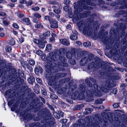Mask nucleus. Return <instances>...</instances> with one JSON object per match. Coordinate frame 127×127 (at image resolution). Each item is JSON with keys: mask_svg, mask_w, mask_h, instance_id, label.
Listing matches in <instances>:
<instances>
[{"mask_svg": "<svg viewBox=\"0 0 127 127\" xmlns=\"http://www.w3.org/2000/svg\"><path fill=\"white\" fill-rule=\"evenodd\" d=\"M28 82L32 84L34 81L35 79L34 77L32 76H30V78L28 79Z\"/></svg>", "mask_w": 127, "mask_h": 127, "instance_id": "9b49d317", "label": "nucleus"}, {"mask_svg": "<svg viewBox=\"0 0 127 127\" xmlns=\"http://www.w3.org/2000/svg\"><path fill=\"white\" fill-rule=\"evenodd\" d=\"M59 59L62 62L61 63V65L64 67L66 66L67 65V64L65 63L66 59L63 56H59Z\"/></svg>", "mask_w": 127, "mask_h": 127, "instance_id": "423d86ee", "label": "nucleus"}, {"mask_svg": "<svg viewBox=\"0 0 127 127\" xmlns=\"http://www.w3.org/2000/svg\"><path fill=\"white\" fill-rule=\"evenodd\" d=\"M36 70H38V68H37V67L35 68L34 70V71L35 74H37V75H38L39 73V72L38 71H36Z\"/></svg>", "mask_w": 127, "mask_h": 127, "instance_id": "ea45409f", "label": "nucleus"}, {"mask_svg": "<svg viewBox=\"0 0 127 127\" xmlns=\"http://www.w3.org/2000/svg\"><path fill=\"white\" fill-rule=\"evenodd\" d=\"M118 69L121 71H123V69L120 68H119Z\"/></svg>", "mask_w": 127, "mask_h": 127, "instance_id": "0e129e2a", "label": "nucleus"}, {"mask_svg": "<svg viewBox=\"0 0 127 127\" xmlns=\"http://www.w3.org/2000/svg\"><path fill=\"white\" fill-rule=\"evenodd\" d=\"M94 66V63H92L90 64V65L88 67L89 69H90L93 67Z\"/></svg>", "mask_w": 127, "mask_h": 127, "instance_id": "393cba45", "label": "nucleus"}, {"mask_svg": "<svg viewBox=\"0 0 127 127\" xmlns=\"http://www.w3.org/2000/svg\"><path fill=\"white\" fill-rule=\"evenodd\" d=\"M62 127H66L65 124L64 123H63L62 124Z\"/></svg>", "mask_w": 127, "mask_h": 127, "instance_id": "e2e57ef3", "label": "nucleus"}, {"mask_svg": "<svg viewBox=\"0 0 127 127\" xmlns=\"http://www.w3.org/2000/svg\"><path fill=\"white\" fill-rule=\"evenodd\" d=\"M103 100L102 99H97L95 100V103L97 104H100L102 103V101Z\"/></svg>", "mask_w": 127, "mask_h": 127, "instance_id": "a211bd4d", "label": "nucleus"}, {"mask_svg": "<svg viewBox=\"0 0 127 127\" xmlns=\"http://www.w3.org/2000/svg\"><path fill=\"white\" fill-rule=\"evenodd\" d=\"M12 26L14 27L15 28L18 29L19 28V26L16 23L13 24Z\"/></svg>", "mask_w": 127, "mask_h": 127, "instance_id": "7c9ffc66", "label": "nucleus"}, {"mask_svg": "<svg viewBox=\"0 0 127 127\" xmlns=\"http://www.w3.org/2000/svg\"><path fill=\"white\" fill-rule=\"evenodd\" d=\"M84 23L83 21H80L77 23V25L80 30H83L84 34L90 35L91 33L92 29L89 28L88 25L84 24Z\"/></svg>", "mask_w": 127, "mask_h": 127, "instance_id": "f257e3e1", "label": "nucleus"}, {"mask_svg": "<svg viewBox=\"0 0 127 127\" xmlns=\"http://www.w3.org/2000/svg\"><path fill=\"white\" fill-rule=\"evenodd\" d=\"M9 6L11 7H13L14 6V4L13 3H10L9 4Z\"/></svg>", "mask_w": 127, "mask_h": 127, "instance_id": "680f3d73", "label": "nucleus"}, {"mask_svg": "<svg viewBox=\"0 0 127 127\" xmlns=\"http://www.w3.org/2000/svg\"><path fill=\"white\" fill-rule=\"evenodd\" d=\"M40 98H41V100L44 103H45V101L44 98H42V97H41Z\"/></svg>", "mask_w": 127, "mask_h": 127, "instance_id": "052dcab7", "label": "nucleus"}, {"mask_svg": "<svg viewBox=\"0 0 127 127\" xmlns=\"http://www.w3.org/2000/svg\"><path fill=\"white\" fill-rule=\"evenodd\" d=\"M54 115L56 118L58 119L60 118V116L59 114L57 113H54Z\"/></svg>", "mask_w": 127, "mask_h": 127, "instance_id": "c756f323", "label": "nucleus"}, {"mask_svg": "<svg viewBox=\"0 0 127 127\" xmlns=\"http://www.w3.org/2000/svg\"><path fill=\"white\" fill-rule=\"evenodd\" d=\"M66 75V74L65 73H62L60 75V77H64Z\"/></svg>", "mask_w": 127, "mask_h": 127, "instance_id": "3c124183", "label": "nucleus"}, {"mask_svg": "<svg viewBox=\"0 0 127 127\" xmlns=\"http://www.w3.org/2000/svg\"><path fill=\"white\" fill-rule=\"evenodd\" d=\"M49 22L51 24L50 27L52 28H57L58 27V22L56 21L53 20L49 21Z\"/></svg>", "mask_w": 127, "mask_h": 127, "instance_id": "20e7f679", "label": "nucleus"}, {"mask_svg": "<svg viewBox=\"0 0 127 127\" xmlns=\"http://www.w3.org/2000/svg\"><path fill=\"white\" fill-rule=\"evenodd\" d=\"M72 32L73 33H75V34H71L70 35V38L72 40H76L77 38V37L76 35V34H77V31H73Z\"/></svg>", "mask_w": 127, "mask_h": 127, "instance_id": "0eeeda50", "label": "nucleus"}, {"mask_svg": "<svg viewBox=\"0 0 127 127\" xmlns=\"http://www.w3.org/2000/svg\"><path fill=\"white\" fill-rule=\"evenodd\" d=\"M51 35L52 37L53 38H54L56 37V34L54 33H52L51 34Z\"/></svg>", "mask_w": 127, "mask_h": 127, "instance_id": "8fccbe9b", "label": "nucleus"}, {"mask_svg": "<svg viewBox=\"0 0 127 127\" xmlns=\"http://www.w3.org/2000/svg\"><path fill=\"white\" fill-rule=\"evenodd\" d=\"M117 90L115 88L113 90V92L114 94H116L117 93Z\"/></svg>", "mask_w": 127, "mask_h": 127, "instance_id": "a18cd8bd", "label": "nucleus"}, {"mask_svg": "<svg viewBox=\"0 0 127 127\" xmlns=\"http://www.w3.org/2000/svg\"><path fill=\"white\" fill-rule=\"evenodd\" d=\"M24 15L22 14H19L18 15V17L20 18H22L24 16Z\"/></svg>", "mask_w": 127, "mask_h": 127, "instance_id": "de8ad7c7", "label": "nucleus"}, {"mask_svg": "<svg viewBox=\"0 0 127 127\" xmlns=\"http://www.w3.org/2000/svg\"><path fill=\"white\" fill-rule=\"evenodd\" d=\"M39 9V8L38 7H35L32 8V10L34 11L38 10Z\"/></svg>", "mask_w": 127, "mask_h": 127, "instance_id": "e433bc0d", "label": "nucleus"}, {"mask_svg": "<svg viewBox=\"0 0 127 127\" xmlns=\"http://www.w3.org/2000/svg\"><path fill=\"white\" fill-rule=\"evenodd\" d=\"M33 21L35 23H37L38 22V20L37 19H34Z\"/></svg>", "mask_w": 127, "mask_h": 127, "instance_id": "864d4df0", "label": "nucleus"}, {"mask_svg": "<svg viewBox=\"0 0 127 127\" xmlns=\"http://www.w3.org/2000/svg\"><path fill=\"white\" fill-rule=\"evenodd\" d=\"M2 23L4 25L6 26L8 25V23L6 20H2Z\"/></svg>", "mask_w": 127, "mask_h": 127, "instance_id": "b1692460", "label": "nucleus"}, {"mask_svg": "<svg viewBox=\"0 0 127 127\" xmlns=\"http://www.w3.org/2000/svg\"><path fill=\"white\" fill-rule=\"evenodd\" d=\"M29 63L30 64L32 65H34L35 64V62L32 59H30L29 61Z\"/></svg>", "mask_w": 127, "mask_h": 127, "instance_id": "6ab92c4d", "label": "nucleus"}, {"mask_svg": "<svg viewBox=\"0 0 127 127\" xmlns=\"http://www.w3.org/2000/svg\"><path fill=\"white\" fill-rule=\"evenodd\" d=\"M76 49L75 48H72L71 49L72 53L70 52H68L67 53L66 56L67 58L69 59L71 58L72 57V55H73L75 52Z\"/></svg>", "mask_w": 127, "mask_h": 127, "instance_id": "39448f33", "label": "nucleus"}, {"mask_svg": "<svg viewBox=\"0 0 127 127\" xmlns=\"http://www.w3.org/2000/svg\"><path fill=\"white\" fill-rule=\"evenodd\" d=\"M86 113L87 114H90L91 112V109L90 108H87L85 109Z\"/></svg>", "mask_w": 127, "mask_h": 127, "instance_id": "bb28decb", "label": "nucleus"}, {"mask_svg": "<svg viewBox=\"0 0 127 127\" xmlns=\"http://www.w3.org/2000/svg\"><path fill=\"white\" fill-rule=\"evenodd\" d=\"M45 67L46 68V71L48 73L50 72V69H51L52 68L51 66L50 65H45Z\"/></svg>", "mask_w": 127, "mask_h": 127, "instance_id": "f3484780", "label": "nucleus"}, {"mask_svg": "<svg viewBox=\"0 0 127 127\" xmlns=\"http://www.w3.org/2000/svg\"><path fill=\"white\" fill-rule=\"evenodd\" d=\"M35 27L36 28H43V25H42L41 23H39L38 24H37L35 25Z\"/></svg>", "mask_w": 127, "mask_h": 127, "instance_id": "4468645a", "label": "nucleus"}, {"mask_svg": "<svg viewBox=\"0 0 127 127\" xmlns=\"http://www.w3.org/2000/svg\"><path fill=\"white\" fill-rule=\"evenodd\" d=\"M65 88H62L61 89L59 90H58V92L60 94H62L64 92V91H65Z\"/></svg>", "mask_w": 127, "mask_h": 127, "instance_id": "aec40b11", "label": "nucleus"}, {"mask_svg": "<svg viewBox=\"0 0 127 127\" xmlns=\"http://www.w3.org/2000/svg\"><path fill=\"white\" fill-rule=\"evenodd\" d=\"M126 86V85L125 84H122L121 86V87H125Z\"/></svg>", "mask_w": 127, "mask_h": 127, "instance_id": "338daca9", "label": "nucleus"}, {"mask_svg": "<svg viewBox=\"0 0 127 127\" xmlns=\"http://www.w3.org/2000/svg\"><path fill=\"white\" fill-rule=\"evenodd\" d=\"M36 80L37 82L39 84H42V81L41 79L39 78H37L36 79Z\"/></svg>", "mask_w": 127, "mask_h": 127, "instance_id": "2f4dec72", "label": "nucleus"}, {"mask_svg": "<svg viewBox=\"0 0 127 127\" xmlns=\"http://www.w3.org/2000/svg\"><path fill=\"white\" fill-rule=\"evenodd\" d=\"M60 41L62 44L66 46H67L70 44L69 42L66 39H60Z\"/></svg>", "mask_w": 127, "mask_h": 127, "instance_id": "6e6552de", "label": "nucleus"}, {"mask_svg": "<svg viewBox=\"0 0 127 127\" xmlns=\"http://www.w3.org/2000/svg\"><path fill=\"white\" fill-rule=\"evenodd\" d=\"M80 90L84 92L85 90V88L82 86H81L80 87Z\"/></svg>", "mask_w": 127, "mask_h": 127, "instance_id": "473e14b6", "label": "nucleus"}, {"mask_svg": "<svg viewBox=\"0 0 127 127\" xmlns=\"http://www.w3.org/2000/svg\"><path fill=\"white\" fill-rule=\"evenodd\" d=\"M44 18L45 19L49 20V21H51L50 20V17L48 16H44Z\"/></svg>", "mask_w": 127, "mask_h": 127, "instance_id": "f704fd0d", "label": "nucleus"}, {"mask_svg": "<svg viewBox=\"0 0 127 127\" xmlns=\"http://www.w3.org/2000/svg\"><path fill=\"white\" fill-rule=\"evenodd\" d=\"M32 2L31 0L29 1L27 5L28 6L31 5L32 4Z\"/></svg>", "mask_w": 127, "mask_h": 127, "instance_id": "c03bdc74", "label": "nucleus"}, {"mask_svg": "<svg viewBox=\"0 0 127 127\" xmlns=\"http://www.w3.org/2000/svg\"><path fill=\"white\" fill-rule=\"evenodd\" d=\"M113 106L114 108H117L119 107V105L118 103H115L113 104Z\"/></svg>", "mask_w": 127, "mask_h": 127, "instance_id": "a19ab883", "label": "nucleus"}, {"mask_svg": "<svg viewBox=\"0 0 127 127\" xmlns=\"http://www.w3.org/2000/svg\"><path fill=\"white\" fill-rule=\"evenodd\" d=\"M5 50L6 52H10L11 50V48L10 47H7L5 48Z\"/></svg>", "mask_w": 127, "mask_h": 127, "instance_id": "4be33fe9", "label": "nucleus"}, {"mask_svg": "<svg viewBox=\"0 0 127 127\" xmlns=\"http://www.w3.org/2000/svg\"><path fill=\"white\" fill-rule=\"evenodd\" d=\"M59 113L60 115L61 116L63 117L64 116V113L63 112H61Z\"/></svg>", "mask_w": 127, "mask_h": 127, "instance_id": "603ef678", "label": "nucleus"}, {"mask_svg": "<svg viewBox=\"0 0 127 127\" xmlns=\"http://www.w3.org/2000/svg\"><path fill=\"white\" fill-rule=\"evenodd\" d=\"M54 12L55 13L57 14H59L60 12L61 11L60 10L58 9H55L54 10Z\"/></svg>", "mask_w": 127, "mask_h": 127, "instance_id": "c85d7f7f", "label": "nucleus"}, {"mask_svg": "<svg viewBox=\"0 0 127 127\" xmlns=\"http://www.w3.org/2000/svg\"><path fill=\"white\" fill-rule=\"evenodd\" d=\"M10 44L11 45H13L15 44V42L13 39L10 42Z\"/></svg>", "mask_w": 127, "mask_h": 127, "instance_id": "72a5a7b5", "label": "nucleus"}, {"mask_svg": "<svg viewBox=\"0 0 127 127\" xmlns=\"http://www.w3.org/2000/svg\"><path fill=\"white\" fill-rule=\"evenodd\" d=\"M3 29L0 27V31H3Z\"/></svg>", "mask_w": 127, "mask_h": 127, "instance_id": "69168bd1", "label": "nucleus"}, {"mask_svg": "<svg viewBox=\"0 0 127 127\" xmlns=\"http://www.w3.org/2000/svg\"><path fill=\"white\" fill-rule=\"evenodd\" d=\"M77 15L76 14H75L74 16L73 17V20H77L78 19V17H76V16Z\"/></svg>", "mask_w": 127, "mask_h": 127, "instance_id": "c9c22d12", "label": "nucleus"}, {"mask_svg": "<svg viewBox=\"0 0 127 127\" xmlns=\"http://www.w3.org/2000/svg\"><path fill=\"white\" fill-rule=\"evenodd\" d=\"M20 2L22 3H26V1L24 0H21Z\"/></svg>", "mask_w": 127, "mask_h": 127, "instance_id": "49530a36", "label": "nucleus"}, {"mask_svg": "<svg viewBox=\"0 0 127 127\" xmlns=\"http://www.w3.org/2000/svg\"><path fill=\"white\" fill-rule=\"evenodd\" d=\"M4 36V34L3 32L0 33V36L1 37H3Z\"/></svg>", "mask_w": 127, "mask_h": 127, "instance_id": "4d7b16f0", "label": "nucleus"}, {"mask_svg": "<svg viewBox=\"0 0 127 127\" xmlns=\"http://www.w3.org/2000/svg\"><path fill=\"white\" fill-rule=\"evenodd\" d=\"M64 10L65 11H66L68 10V7L66 6L64 7Z\"/></svg>", "mask_w": 127, "mask_h": 127, "instance_id": "09e8293b", "label": "nucleus"}, {"mask_svg": "<svg viewBox=\"0 0 127 127\" xmlns=\"http://www.w3.org/2000/svg\"><path fill=\"white\" fill-rule=\"evenodd\" d=\"M24 39L23 37H21L19 39V42L21 43H22L24 41Z\"/></svg>", "mask_w": 127, "mask_h": 127, "instance_id": "37998d69", "label": "nucleus"}, {"mask_svg": "<svg viewBox=\"0 0 127 127\" xmlns=\"http://www.w3.org/2000/svg\"><path fill=\"white\" fill-rule=\"evenodd\" d=\"M78 94L77 92L73 94L72 95L71 98L72 99H75L76 98H77V97Z\"/></svg>", "mask_w": 127, "mask_h": 127, "instance_id": "2eb2a0df", "label": "nucleus"}, {"mask_svg": "<svg viewBox=\"0 0 127 127\" xmlns=\"http://www.w3.org/2000/svg\"><path fill=\"white\" fill-rule=\"evenodd\" d=\"M89 60V59H88L86 58H84L82 59L80 62V64H82V65L85 64L87 63Z\"/></svg>", "mask_w": 127, "mask_h": 127, "instance_id": "1a4fd4ad", "label": "nucleus"}, {"mask_svg": "<svg viewBox=\"0 0 127 127\" xmlns=\"http://www.w3.org/2000/svg\"><path fill=\"white\" fill-rule=\"evenodd\" d=\"M66 27L67 29H70L71 28V26L70 25H68L66 26Z\"/></svg>", "mask_w": 127, "mask_h": 127, "instance_id": "13d9d810", "label": "nucleus"}, {"mask_svg": "<svg viewBox=\"0 0 127 127\" xmlns=\"http://www.w3.org/2000/svg\"><path fill=\"white\" fill-rule=\"evenodd\" d=\"M40 56V57L41 58V59L42 60H44V59H45V57H46V55H45L43 54H42V55Z\"/></svg>", "mask_w": 127, "mask_h": 127, "instance_id": "4c0bfd02", "label": "nucleus"}, {"mask_svg": "<svg viewBox=\"0 0 127 127\" xmlns=\"http://www.w3.org/2000/svg\"><path fill=\"white\" fill-rule=\"evenodd\" d=\"M50 33L49 32H46L44 33L43 34V37H42V39H45L46 37H48L50 35Z\"/></svg>", "mask_w": 127, "mask_h": 127, "instance_id": "9d476101", "label": "nucleus"}, {"mask_svg": "<svg viewBox=\"0 0 127 127\" xmlns=\"http://www.w3.org/2000/svg\"><path fill=\"white\" fill-rule=\"evenodd\" d=\"M50 97L53 99H57L58 98V97L57 96L54 94L51 95L50 96Z\"/></svg>", "mask_w": 127, "mask_h": 127, "instance_id": "5701e85b", "label": "nucleus"}, {"mask_svg": "<svg viewBox=\"0 0 127 127\" xmlns=\"http://www.w3.org/2000/svg\"><path fill=\"white\" fill-rule=\"evenodd\" d=\"M12 101H9L8 103V105L9 106H10L12 104Z\"/></svg>", "mask_w": 127, "mask_h": 127, "instance_id": "5fc2aeb1", "label": "nucleus"}, {"mask_svg": "<svg viewBox=\"0 0 127 127\" xmlns=\"http://www.w3.org/2000/svg\"><path fill=\"white\" fill-rule=\"evenodd\" d=\"M36 53L38 55L41 56L42 54H43V53L40 50H38L36 51Z\"/></svg>", "mask_w": 127, "mask_h": 127, "instance_id": "412c9836", "label": "nucleus"}, {"mask_svg": "<svg viewBox=\"0 0 127 127\" xmlns=\"http://www.w3.org/2000/svg\"><path fill=\"white\" fill-rule=\"evenodd\" d=\"M35 41H35L34 42L38 44L39 47L42 48H43L45 46L44 43H47V41H46L42 40L40 42H39L38 40H36Z\"/></svg>", "mask_w": 127, "mask_h": 127, "instance_id": "7ed1b4c3", "label": "nucleus"}, {"mask_svg": "<svg viewBox=\"0 0 127 127\" xmlns=\"http://www.w3.org/2000/svg\"><path fill=\"white\" fill-rule=\"evenodd\" d=\"M33 15L36 17L37 18H39L41 17V15L38 13H34Z\"/></svg>", "mask_w": 127, "mask_h": 127, "instance_id": "a878e982", "label": "nucleus"}, {"mask_svg": "<svg viewBox=\"0 0 127 127\" xmlns=\"http://www.w3.org/2000/svg\"><path fill=\"white\" fill-rule=\"evenodd\" d=\"M23 21L26 23L28 25H29L30 23V22L29 19L28 18H26L23 20Z\"/></svg>", "mask_w": 127, "mask_h": 127, "instance_id": "ddd939ff", "label": "nucleus"}, {"mask_svg": "<svg viewBox=\"0 0 127 127\" xmlns=\"http://www.w3.org/2000/svg\"><path fill=\"white\" fill-rule=\"evenodd\" d=\"M6 14L4 12H0V15L2 16H5L6 15Z\"/></svg>", "mask_w": 127, "mask_h": 127, "instance_id": "58836bf2", "label": "nucleus"}, {"mask_svg": "<svg viewBox=\"0 0 127 127\" xmlns=\"http://www.w3.org/2000/svg\"><path fill=\"white\" fill-rule=\"evenodd\" d=\"M85 81L87 84L89 86H92V84L90 82H89V80L88 79H86Z\"/></svg>", "mask_w": 127, "mask_h": 127, "instance_id": "cd10ccee", "label": "nucleus"}, {"mask_svg": "<svg viewBox=\"0 0 127 127\" xmlns=\"http://www.w3.org/2000/svg\"><path fill=\"white\" fill-rule=\"evenodd\" d=\"M49 15L51 16H54V14L52 12H51L49 13Z\"/></svg>", "mask_w": 127, "mask_h": 127, "instance_id": "bf43d9fd", "label": "nucleus"}, {"mask_svg": "<svg viewBox=\"0 0 127 127\" xmlns=\"http://www.w3.org/2000/svg\"><path fill=\"white\" fill-rule=\"evenodd\" d=\"M56 17L58 18H59L60 17V16L59 15H57L56 16Z\"/></svg>", "mask_w": 127, "mask_h": 127, "instance_id": "774afa93", "label": "nucleus"}, {"mask_svg": "<svg viewBox=\"0 0 127 127\" xmlns=\"http://www.w3.org/2000/svg\"><path fill=\"white\" fill-rule=\"evenodd\" d=\"M93 90L90 91L89 90H87V93L88 95H99V93L100 92L101 90L105 92H109V90L107 89H103L100 88V87H98L96 84H95L93 87Z\"/></svg>", "mask_w": 127, "mask_h": 127, "instance_id": "f03ea898", "label": "nucleus"}, {"mask_svg": "<svg viewBox=\"0 0 127 127\" xmlns=\"http://www.w3.org/2000/svg\"><path fill=\"white\" fill-rule=\"evenodd\" d=\"M52 48V46L50 44H48L46 46V50L49 52L51 50Z\"/></svg>", "mask_w": 127, "mask_h": 127, "instance_id": "f8f14e48", "label": "nucleus"}, {"mask_svg": "<svg viewBox=\"0 0 127 127\" xmlns=\"http://www.w3.org/2000/svg\"><path fill=\"white\" fill-rule=\"evenodd\" d=\"M76 43L77 44H78L79 46H82L81 43L79 41H76Z\"/></svg>", "mask_w": 127, "mask_h": 127, "instance_id": "79ce46f5", "label": "nucleus"}, {"mask_svg": "<svg viewBox=\"0 0 127 127\" xmlns=\"http://www.w3.org/2000/svg\"><path fill=\"white\" fill-rule=\"evenodd\" d=\"M91 45V44L90 42L88 41L84 43L83 44V46L85 47H88Z\"/></svg>", "mask_w": 127, "mask_h": 127, "instance_id": "dca6fc26", "label": "nucleus"}, {"mask_svg": "<svg viewBox=\"0 0 127 127\" xmlns=\"http://www.w3.org/2000/svg\"><path fill=\"white\" fill-rule=\"evenodd\" d=\"M13 33L15 35H17V34H18V32H17L15 31H14V30H13Z\"/></svg>", "mask_w": 127, "mask_h": 127, "instance_id": "6e6d98bb", "label": "nucleus"}]
</instances>
